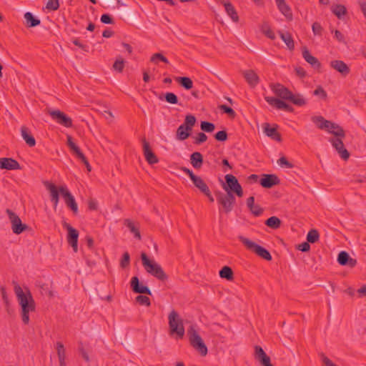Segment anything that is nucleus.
Listing matches in <instances>:
<instances>
[{"instance_id": "nucleus-1", "label": "nucleus", "mask_w": 366, "mask_h": 366, "mask_svg": "<svg viewBox=\"0 0 366 366\" xmlns=\"http://www.w3.org/2000/svg\"><path fill=\"white\" fill-rule=\"evenodd\" d=\"M13 285L15 295L21 308L22 322L24 325H28L29 322V314L30 312H34L36 308L34 300L28 288H25V291H24L15 281H13Z\"/></svg>"}, {"instance_id": "nucleus-2", "label": "nucleus", "mask_w": 366, "mask_h": 366, "mask_svg": "<svg viewBox=\"0 0 366 366\" xmlns=\"http://www.w3.org/2000/svg\"><path fill=\"white\" fill-rule=\"evenodd\" d=\"M142 264L146 271L161 281L167 280V275L165 274L159 264L150 260L146 253H142Z\"/></svg>"}, {"instance_id": "nucleus-3", "label": "nucleus", "mask_w": 366, "mask_h": 366, "mask_svg": "<svg viewBox=\"0 0 366 366\" xmlns=\"http://www.w3.org/2000/svg\"><path fill=\"white\" fill-rule=\"evenodd\" d=\"M170 335L175 334L177 339H182L184 335L183 321L175 310L170 312L168 316Z\"/></svg>"}, {"instance_id": "nucleus-4", "label": "nucleus", "mask_w": 366, "mask_h": 366, "mask_svg": "<svg viewBox=\"0 0 366 366\" xmlns=\"http://www.w3.org/2000/svg\"><path fill=\"white\" fill-rule=\"evenodd\" d=\"M225 182L223 183L222 187L227 193L235 194L239 197H243V190L241 184L239 183L236 177L228 174L224 177Z\"/></svg>"}, {"instance_id": "nucleus-5", "label": "nucleus", "mask_w": 366, "mask_h": 366, "mask_svg": "<svg viewBox=\"0 0 366 366\" xmlns=\"http://www.w3.org/2000/svg\"><path fill=\"white\" fill-rule=\"evenodd\" d=\"M11 224L12 232L16 234H20L29 229L27 224L22 223L19 217L13 211L7 209L6 211Z\"/></svg>"}, {"instance_id": "nucleus-6", "label": "nucleus", "mask_w": 366, "mask_h": 366, "mask_svg": "<svg viewBox=\"0 0 366 366\" xmlns=\"http://www.w3.org/2000/svg\"><path fill=\"white\" fill-rule=\"evenodd\" d=\"M187 333L189 335L191 345L199 350L202 355H206V345L193 327H190L187 330Z\"/></svg>"}, {"instance_id": "nucleus-7", "label": "nucleus", "mask_w": 366, "mask_h": 366, "mask_svg": "<svg viewBox=\"0 0 366 366\" xmlns=\"http://www.w3.org/2000/svg\"><path fill=\"white\" fill-rule=\"evenodd\" d=\"M218 203L222 206L224 212L228 213L233 209L235 203V197L230 193H220L217 197Z\"/></svg>"}, {"instance_id": "nucleus-8", "label": "nucleus", "mask_w": 366, "mask_h": 366, "mask_svg": "<svg viewBox=\"0 0 366 366\" xmlns=\"http://www.w3.org/2000/svg\"><path fill=\"white\" fill-rule=\"evenodd\" d=\"M47 113L51 116L52 119L56 122L58 124L67 128L72 127L71 119L66 115L63 112H61L60 110H51L49 109H47Z\"/></svg>"}, {"instance_id": "nucleus-9", "label": "nucleus", "mask_w": 366, "mask_h": 366, "mask_svg": "<svg viewBox=\"0 0 366 366\" xmlns=\"http://www.w3.org/2000/svg\"><path fill=\"white\" fill-rule=\"evenodd\" d=\"M59 192L64 199L66 205L71 209L74 214L78 212V206L74 197L65 186L59 187Z\"/></svg>"}, {"instance_id": "nucleus-10", "label": "nucleus", "mask_w": 366, "mask_h": 366, "mask_svg": "<svg viewBox=\"0 0 366 366\" xmlns=\"http://www.w3.org/2000/svg\"><path fill=\"white\" fill-rule=\"evenodd\" d=\"M342 137H333L330 139V142L332 147L336 149L340 157L345 161L350 157V152L345 149L343 139Z\"/></svg>"}, {"instance_id": "nucleus-11", "label": "nucleus", "mask_w": 366, "mask_h": 366, "mask_svg": "<svg viewBox=\"0 0 366 366\" xmlns=\"http://www.w3.org/2000/svg\"><path fill=\"white\" fill-rule=\"evenodd\" d=\"M320 129H325L329 133L332 134L335 137H345L344 129L337 124L332 122H325L323 127H320Z\"/></svg>"}, {"instance_id": "nucleus-12", "label": "nucleus", "mask_w": 366, "mask_h": 366, "mask_svg": "<svg viewBox=\"0 0 366 366\" xmlns=\"http://www.w3.org/2000/svg\"><path fill=\"white\" fill-rule=\"evenodd\" d=\"M280 183L279 177L276 174H263L262 178L259 180L260 185L267 189L272 188L275 185H278Z\"/></svg>"}, {"instance_id": "nucleus-13", "label": "nucleus", "mask_w": 366, "mask_h": 366, "mask_svg": "<svg viewBox=\"0 0 366 366\" xmlns=\"http://www.w3.org/2000/svg\"><path fill=\"white\" fill-rule=\"evenodd\" d=\"M254 358L262 366H273L270 362V357L265 353L262 347L254 346Z\"/></svg>"}, {"instance_id": "nucleus-14", "label": "nucleus", "mask_w": 366, "mask_h": 366, "mask_svg": "<svg viewBox=\"0 0 366 366\" xmlns=\"http://www.w3.org/2000/svg\"><path fill=\"white\" fill-rule=\"evenodd\" d=\"M264 99L269 105L273 106L278 109H284L290 112H292L294 110L290 105L285 103L283 100L272 97H265Z\"/></svg>"}, {"instance_id": "nucleus-15", "label": "nucleus", "mask_w": 366, "mask_h": 366, "mask_svg": "<svg viewBox=\"0 0 366 366\" xmlns=\"http://www.w3.org/2000/svg\"><path fill=\"white\" fill-rule=\"evenodd\" d=\"M44 186L50 192L51 201L54 204V209H56L59 201V187L49 182H45Z\"/></svg>"}, {"instance_id": "nucleus-16", "label": "nucleus", "mask_w": 366, "mask_h": 366, "mask_svg": "<svg viewBox=\"0 0 366 366\" xmlns=\"http://www.w3.org/2000/svg\"><path fill=\"white\" fill-rule=\"evenodd\" d=\"M131 287L134 293L152 295L150 289L147 286L141 284L137 277H133L132 278Z\"/></svg>"}, {"instance_id": "nucleus-17", "label": "nucleus", "mask_w": 366, "mask_h": 366, "mask_svg": "<svg viewBox=\"0 0 366 366\" xmlns=\"http://www.w3.org/2000/svg\"><path fill=\"white\" fill-rule=\"evenodd\" d=\"M142 144L143 153L147 162L149 164H157L159 162V159L155 154L152 151L149 143L145 139H144L142 140Z\"/></svg>"}, {"instance_id": "nucleus-18", "label": "nucleus", "mask_w": 366, "mask_h": 366, "mask_svg": "<svg viewBox=\"0 0 366 366\" xmlns=\"http://www.w3.org/2000/svg\"><path fill=\"white\" fill-rule=\"evenodd\" d=\"M272 92L280 98L284 100H287L290 97L292 93L287 88L280 84H274L270 86Z\"/></svg>"}, {"instance_id": "nucleus-19", "label": "nucleus", "mask_w": 366, "mask_h": 366, "mask_svg": "<svg viewBox=\"0 0 366 366\" xmlns=\"http://www.w3.org/2000/svg\"><path fill=\"white\" fill-rule=\"evenodd\" d=\"M65 226L68 230V242L72 247L74 252H77L79 232L76 229L71 227L69 224H65Z\"/></svg>"}, {"instance_id": "nucleus-20", "label": "nucleus", "mask_w": 366, "mask_h": 366, "mask_svg": "<svg viewBox=\"0 0 366 366\" xmlns=\"http://www.w3.org/2000/svg\"><path fill=\"white\" fill-rule=\"evenodd\" d=\"M0 169L14 170L20 169L21 167L16 160L12 158L4 157L0 158Z\"/></svg>"}, {"instance_id": "nucleus-21", "label": "nucleus", "mask_w": 366, "mask_h": 366, "mask_svg": "<svg viewBox=\"0 0 366 366\" xmlns=\"http://www.w3.org/2000/svg\"><path fill=\"white\" fill-rule=\"evenodd\" d=\"M337 260L341 266H347L350 268H353L357 264V260L352 258L349 253H338Z\"/></svg>"}, {"instance_id": "nucleus-22", "label": "nucleus", "mask_w": 366, "mask_h": 366, "mask_svg": "<svg viewBox=\"0 0 366 366\" xmlns=\"http://www.w3.org/2000/svg\"><path fill=\"white\" fill-rule=\"evenodd\" d=\"M330 66L344 76H347L350 71L349 66L341 60L332 61Z\"/></svg>"}, {"instance_id": "nucleus-23", "label": "nucleus", "mask_w": 366, "mask_h": 366, "mask_svg": "<svg viewBox=\"0 0 366 366\" xmlns=\"http://www.w3.org/2000/svg\"><path fill=\"white\" fill-rule=\"evenodd\" d=\"M302 56L304 59L310 64L311 66H312L314 68L320 69L321 66V64L318 61V59L313 56L307 47H304L302 49Z\"/></svg>"}, {"instance_id": "nucleus-24", "label": "nucleus", "mask_w": 366, "mask_h": 366, "mask_svg": "<svg viewBox=\"0 0 366 366\" xmlns=\"http://www.w3.org/2000/svg\"><path fill=\"white\" fill-rule=\"evenodd\" d=\"M241 242L246 247V248L252 252H268L266 249L257 244L255 242L249 240L247 238L240 237Z\"/></svg>"}, {"instance_id": "nucleus-25", "label": "nucleus", "mask_w": 366, "mask_h": 366, "mask_svg": "<svg viewBox=\"0 0 366 366\" xmlns=\"http://www.w3.org/2000/svg\"><path fill=\"white\" fill-rule=\"evenodd\" d=\"M263 129L265 134L270 137L271 139L276 140L279 142L282 141L281 135L277 132L276 127H270L269 124L265 123L263 125Z\"/></svg>"}, {"instance_id": "nucleus-26", "label": "nucleus", "mask_w": 366, "mask_h": 366, "mask_svg": "<svg viewBox=\"0 0 366 366\" xmlns=\"http://www.w3.org/2000/svg\"><path fill=\"white\" fill-rule=\"evenodd\" d=\"M243 75L250 86L254 87L259 83V76L253 70L244 71Z\"/></svg>"}, {"instance_id": "nucleus-27", "label": "nucleus", "mask_w": 366, "mask_h": 366, "mask_svg": "<svg viewBox=\"0 0 366 366\" xmlns=\"http://www.w3.org/2000/svg\"><path fill=\"white\" fill-rule=\"evenodd\" d=\"M190 163L194 169H200L204 163L202 154L199 152L192 153L190 156Z\"/></svg>"}, {"instance_id": "nucleus-28", "label": "nucleus", "mask_w": 366, "mask_h": 366, "mask_svg": "<svg viewBox=\"0 0 366 366\" xmlns=\"http://www.w3.org/2000/svg\"><path fill=\"white\" fill-rule=\"evenodd\" d=\"M277 6L280 11L289 20L292 19V14L289 6L284 0H279L277 1Z\"/></svg>"}, {"instance_id": "nucleus-29", "label": "nucleus", "mask_w": 366, "mask_h": 366, "mask_svg": "<svg viewBox=\"0 0 366 366\" xmlns=\"http://www.w3.org/2000/svg\"><path fill=\"white\" fill-rule=\"evenodd\" d=\"M21 134L22 138L24 139V140L26 142V143L29 147L35 146L36 140H35L34 137L30 134L29 129L26 127H25V126L21 127Z\"/></svg>"}, {"instance_id": "nucleus-30", "label": "nucleus", "mask_w": 366, "mask_h": 366, "mask_svg": "<svg viewBox=\"0 0 366 366\" xmlns=\"http://www.w3.org/2000/svg\"><path fill=\"white\" fill-rule=\"evenodd\" d=\"M191 131L192 129H189V127H187L182 124L178 127L177 130V137L179 140H185L189 137Z\"/></svg>"}, {"instance_id": "nucleus-31", "label": "nucleus", "mask_w": 366, "mask_h": 366, "mask_svg": "<svg viewBox=\"0 0 366 366\" xmlns=\"http://www.w3.org/2000/svg\"><path fill=\"white\" fill-rule=\"evenodd\" d=\"M279 34L282 40L285 43L290 50L295 49V43L292 35L289 32L279 31Z\"/></svg>"}, {"instance_id": "nucleus-32", "label": "nucleus", "mask_w": 366, "mask_h": 366, "mask_svg": "<svg viewBox=\"0 0 366 366\" xmlns=\"http://www.w3.org/2000/svg\"><path fill=\"white\" fill-rule=\"evenodd\" d=\"M24 19H26L27 27H35L41 24V21L29 11L24 14Z\"/></svg>"}, {"instance_id": "nucleus-33", "label": "nucleus", "mask_w": 366, "mask_h": 366, "mask_svg": "<svg viewBox=\"0 0 366 366\" xmlns=\"http://www.w3.org/2000/svg\"><path fill=\"white\" fill-rule=\"evenodd\" d=\"M190 179L192 180L195 187H197L201 192L206 194V183L203 179L195 174Z\"/></svg>"}, {"instance_id": "nucleus-34", "label": "nucleus", "mask_w": 366, "mask_h": 366, "mask_svg": "<svg viewBox=\"0 0 366 366\" xmlns=\"http://www.w3.org/2000/svg\"><path fill=\"white\" fill-rule=\"evenodd\" d=\"M224 6L227 14L231 17L232 20L234 22H238L239 16L234 6L230 2H226Z\"/></svg>"}, {"instance_id": "nucleus-35", "label": "nucleus", "mask_w": 366, "mask_h": 366, "mask_svg": "<svg viewBox=\"0 0 366 366\" xmlns=\"http://www.w3.org/2000/svg\"><path fill=\"white\" fill-rule=\"evenodd\" d=\"M290 97L288 101L291 102L294 104L298 107L305 106L307 104V101L305 97L300 94H294L292 92L290 94Z\"/></svg>"}, {"instance_id": "nucleus-36", "label": "nucleus", "mask_w": 366, "mask_h": 366, "mask_svg": "<svg viewBox=\"0 0 366 366\" xmlns=\"http://www.w3.org/2000/svg\"><path fill=\"white\" fill-rule=\"evenodd\" d=\"M219 277L229 281L234 279V273L231 267L224 266L219 272Z\"/></svg>"}, {"instance_id": "nucleus-37", "label": "nucleus", "mask_w": 366, "mask_h": 366, "mask_svg": "<svg viewBox=\"0 0 366 366\" xmlns=\"http://www.w3.org/2000/svg\"><path fill=\"white\" fill-rule=\"evenodd\" d=\"M124 225L126 227H128V229H129V231L131 232V233H132L134 234V237L138 239H140L141 238V234H140V232H139V229L138 227H137L134 224V223L129 219H126L124 220Z\"/></svg>"}, {"instance_id": "nucleus-38", "label": "nucleus", "mask_w": 366, "mask_h": 366, "mask_svg": "<svg viewBox=\"0 0 366 366\" xmlns=\"http://www.w3.org/2000/svg\"><path fill=\"white\" fill-rule=\"evenodd\" d=\"M265 224L272 229H277L281 227L282 221L277 217L272 216L265 221Z\"/></svg>"}, {"instance_id": "nucleus-39", "label": "nucleus", "mask_w": 366, "mask_h": 366, "mask_svg": "<svg viewBox=\"0 0 366 366\" xmlns=\"http://www.w3.org/2000/svg\"><path fill=\"white\" fill-rule=\"evenodd\" d=\"M175 80L185 89H191L193 86L192 79L187 76L176 77Z\"/></svg>"}, {"instance_id": "nucleus-40", "label": "nucleus", "mask_w": 366, "mask_h": 366, "mask_svg": "<svg viewBox=\"0 0 366 366\" xmlns=\"http://www.w3.org/2000/svg\"><path fill=\"white\" fill-rule=\"evenodd\" d=\"M332 13L339 19L345 15L347 10L345 6L337 4L332 8Z\"/></svg>"}, {"instance_id": "nucleus-41", "label": "nucleus", "mask_w": 366, "mask_h": 366, "mask_svg": "<svg viewBox=\"0 0 366 366\" xmlns=\"http://www.w3.org/2000/svg\"><path fill=\"white\" fill-rule=\"evenodd\" d=\"M112 68L116 71L122 73L124 68V59L121 56L117 57L116 61L113 64Z\"/></svg>"}, {"instance_id": "nucleus-42", "label": "nucleus", "mask_w": 366, "mask_h": 366, "mask_svg": "<svg viewBox=\"0 0 366 366\" xmlns=\"http://www.w3.org/2000/svg\"><path fill=\"white\" fill-rule=\"evenodd\" d=\"M320 235L316 229H311L307 235V241L310 243H315L319 239Z\"/></svg>"}, {"instance_id": "nucleus-43", "label": "nucleus", "mask_w": 366, "mask_h": 366, "mask_svg": "<svg viewBox=\"0 0 366 366\" xmlns=\"http://www.w3.org/2000/svg\"><path fill=\"white\" fill-rule=\"evenodd\" d=\"M219 108L224 113L227 114L230 118L234 119L236 117V112L234 109L225 104H221Z\"/></svg>"}, {"instance_id": "nucleus-44", "label": "nucleus", "mask_w": 366, "mask_h": 366, "mask_svg": "<svg viewBox=\"0 0 366 366\" xmlns=\"http://www.w3.org/2000/svg\"><path fill=\"white\" fill-rule=\"evenodd\" d=\"M56 350L59 359L66 358V350L61 342L56 343Z\"/></svg>"}, {"instance_id": "nucleus-45", "label": "nucleus", "mask_w": 366, "mask_h": 366, "mask_svg": "<svg viewBox=\"0 0 366 366\" xmlns=\"http://www.w3.org/2000/svg\"><path fill=\"white\" fill-rule=\"evenodd\" d=\"M262 31L269 39L272 40L275 39L274 33L272 31V30L269 28V26L267 24H264L262 25Z\"/></svg>"}, {"instance_id": "nucleus-46", "label": "nucleus", "mask_w": 366, "mask_h": 366, "mask_svg": "<svg viewBox=\"0 0 366 366\" xmlns=\"http://www.w3.org/2000/svg\"><path fill=\"white\" fill-rule=\"evenodd\" d=\"M67 146L69 147L70 150L75 154L80 149L79 147L74 142L73 138L70 135H67Z\"/></svg>"}, {"instance_id": "nucleus-47", "label": "nucleus", "mask_w": 366, "mask_h": 366, "mask_svg": "<svg viewBox=\"0 0 366 366\" xmlns=\"http://www.w3.org/2000/svg\"><path fill=\"white\" fill-rule=\"evenodd\" d=\"M164 99L167 102L170 103L172 104H176L178 103V97L177 96L172 92H167L164 95Z\"/></svg>"}, {"instance_id": "nucleus-48", "label": "nucleus", "mask_w": 366, "mask_h": 366, "mask_svg": "<svg viewBox=\"0 0 366 366\" xmlns=\"http://www.w3.org/2000/svg\"><path fill=\"white\" fill-rule=\"evenodd\" d=\"M195 122H196L195 117L192 114H188L186 116L184 122L183 123V124H184L187 127H189V129H192V127L194 125Z\"/></svg>"}, {"instance_id": "nucleus-49", "label": "nucleus", "mask_w": 366, "mask_h": 366, "mask_svg": "<svg viewBox=\"0 0 366 366\" xmlns=\"http://www.w3.org/2000/svg\"><path fill=\"white\" fill-rule=\"evenodd\" d=\"M59 8V0H49L46 5V9L50 11H56Z\"/></svg>"}, {"instance_id": "nucleus-50", "label": "nucleus", "mask_w": 366, "mask_h": 366, "mask_svg": "<svg viewBox=\"0 0 366 366\" xmlns=\"http://www.w3.org/2000/svg\"><path fill=\"white\" fill-rule=\"evenodd\" d=\"M136 302H138L141 305L150 306L151 302L148 297L144 295H138L136 297Z\"/></svg>"}, {"instance_id": "nucleus-51", "label": "nucleus", "mask_w": 366, "mask_h": 366, "mask_svg": "<svg viewBox=\"0 0 366 366\" xmlns=\"http://www.w3.org/2000/svg\"><path fill=\"white\" fill-rule=\"evenodd\" d=\"M277 163L282 167H285L288 169H292L294 167V165L291 162H290L285 157H281L277 160Z\"/></svg>"}, {"instance_id": "nucleus-52", "label": "nucleus", "mask_w": 366, "mask_h": 366, "mask_svg": "<svg viewBox=\"0 0 366 366\" xmlns=\"http://www.w3.org/2000/svg\"><path fill=\"white\" fill-rule=\"evenodd\" d=\"M312 122L317 124V127L320 129V127H323L325 122H329L324 119L322 116H314L312 117Z\"/></svg>"}, {"instance_id": "nucleus-53", "label": "nucleus", "mask_w": 366, "mask_h": 366, "mask_svg": "<svg viewBox=\"0 0 366 366\" xmlns=\"http://www.w3.org/2000/svg\"><path fill=\"white\" fill-rule=\"evenodd\" d=\"M157 59H159V60H160V61H163V62H164L166 64L169 63L168 59L164 56H163L161 53H155V54H154L152 56V57L150 59V61L152 62L157 63L156 62Z\"/></svg>"}, {"instance_id": "nucleus-54", "label": "nucleus", "mask_w": 366, "mask_h": 366, "mask_svg": "<svg viewBox=\"0 0 366 366\" xmlns=\"http://www.w3.org/2000/svg\"><path fill=\"white\" fill-rule=\"evenodd\" d=\"M214 138L218 142H224L227 139V133L225 130L219 131L214 134Z\"/></svg>"}, {"instance_id": "nucleus-55", "label": "nucleus", "mask_w": 366, "mask_h": 366, "mask_svg": "<svg viewBox=\"0 0 366 366\" xmlns=\"http://www.w3.org/2000/svg\"><path fill=\"white\" fill-rule=\"evenodd\" d=\"M249 209L256 217L260 216L263 213V209L258 204H254Z\"/></svg>"}, {"instance_id": "nucleus-56", "label": "nucleus", "mask_w": 366, "mask_h": 366, "mask_svg": "<svg viewBox=\"0 0 366 366\" xmlns=\"http://www.w3.org/2000/svg\"><path fill=\"white\" fill-rule=\"evenodd\" d=\"M130 257L129 253H124L122 258L120 261V266L122 268H126L129 265Z\"/></svg>"}, {"instance_id": "nucleus-57", "label": "nucleus", "mask_w": 366, "mask_h": 366, "mask_svg": "<svg viewBox=\"0 0 366 366\" xmlns=\"http://www.w3.org/2000/svg\"><path fill=\"white\" fill-rule=\"evenodd\" d=\"M312 29L315 35L321 36L322 32V27L318 22L313 23L312 26Z\"/></svg>"}, {"instance_id": "nucleus-58", "label": "nucleus", "mask_w": 366, "mask_h": 366, "mask_svg": "<svg viewBox=\"0 0 366 366\" xmlns=\"http://www.w3.org/2000/svg\"><path fill=\"white\" fill-rule=\"evenodd\" d=\"M295 248L300 250L301 252H308L310 249V242L307 241L305 242L302 244L296 245Z\"/></svg>"}, {"instance_id": "nucleus-59", "label": "nucleus", "mask_w": 366, "mask_h": 366, "mask_svg": "<svg viewBox=\"0 0 366 366\" xmlns=\"http://www.w3.org/2000/svg\"><path fill=\"white\" fill-rule=\"evenodd\" d=\"M314 94L316 96H320L322 99L327 98V93L324 90L322 86H317V88L314 91Z\"/></svg>"}, {"instance_id": "nucleus-60", "label": "nucleus", "mask_w": 366, "mask_h": 366, "mask_svg": "<svg viewBox=\"0 0 366 366\" xmlns=\"http://www.w3.org/2000/svg\"><path fill=\"white\" fill-rule=\"evenodd\" d=\"M101 21L104 24H114L113 19L107 14L102 15Z\"/></svg>"}, {"instance_id": "nucleus-61", "label": "nucleus", "mask_w": 366, "mask_h": 366, "mask_svg": "<svg viewBox=\"0 0 366 366\" xmlns=\"http://www.w3.org/2000/svg\"><path fill=\"white\" fill-rule=\"evenodd\" d=\"M332 32L335 34V37L338 41L345 43V36L340 31L332 30Z\"/></svg>"}, {"instance_id": "nucleus-62", "label": "nucleus", "mask_w": 366, "mask_h": 366, "mask_svg": "<svg viewBox=\"0 0 366 366\" xmlns=\"http://www.w3.org/2000/svg\"><path fill=\"white\" fill-rule=\"evenodd\" d=\"M85 241L87 245V249L92 250L94 249V239L90 236H86L85 237Z\"/></svg>"}, {"instance_id": "nucleus-63", "label": "nucleus", "mask_w": 366, "mask_h": 366, "mask_svg": "<svg viewBox=\"0 0 366 366\" xmlns=\"http://www.w3.org/2000/svg\"><path fill=\"white\" fill-rule=\"evenodd\" d=\"M206 141V134L204 132L199 133L198 137H196L194 143L199 144Z\"/></svg>"}, {"instance_id": "nucleus-64", "label": "nucleus", "mask_w": 366, "mask_h": 366, "mask_svg": "<svg viewBox=\"0 0 366 366\" xmlns=\"http://www.w3.org/2000/svg\"><path fill=\"white\" fill-rule=\"evenodd\" d=\"M361 11L362 12L364 16L366 18V1H360L358 2Z\"/></svg>"}]
</instances>
